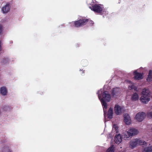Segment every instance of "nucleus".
<instances>
[{"mask_svg": "<svg viewBox=\"0 0 152 152\" xmlns=\"http://www.w3.org/2000/svg\"><path fill=\"white\" fill-rule=\"evenodd\" d=\"M84 71H83V72H82L83 73H84Z\"/></svg>", "mask_w": 152, "mask_h": 152, "instance_id": "30", "label": "nucleus"}, {"mask_svg": "<svg viewBox=\"0 0 152 152\" xmlns=\"http://www.w3.org/2000/svg\"><path fill=\"white\" fill-rule=\"evenodd\" d=\"M139 96L137 93H134L132 95L131 100L133 101H136L138 100Z\"/></svg>", "mask_w": 152, "mask_h": 152, "instance_id": "16", "label": "nucleus"}, {"mask_svg": "<svg viewBox=\"0 0 152 152\" xmlns=\"http://www.w3.org/2000/svg\"><path fill=\"white\" fill-rule=\"evenodd\" d=\"M114 149L113 145H111L107 150L106 152H114Z\"/></svg>", "mask_w": 152, "mask_h": 152, "instance_id": "22", "label": "nucleus"}, {"mask_svg": "<svg viewBox=\"0 0 152 152\" xmlns=\"http://www.w3.org/2000/svg\"><path fill=\"white\" fill-rule=\"evenodd\" d=\"M100 92L101 94H102V91H99L97 93L98 94V96L99 99L100 100L103 106V108L106 109L107 107V103L105 101V100H104L103 98H102L101 99H100V98L101 97V95L99 94V93Z\"/></svg>", "mask_w": 152, "mask_h": 152, "instance_id": "7", "label": "nucleus"}, {"mask_svg": "<svg viewBox=\"0 0 152 152\" xmlns=\"http://www.w3.org/2000/svg\"><path fill=\"white\" fill-rule=\"evenodd\" d=\"M142 94V91L141 92V94Z\"/></svg>", "mask_w": 152, "mask_h": 152, "instance_id": "29", "label": "nucleus"}, {"mask_svg": "<svg viewBox=\"0 0 152 152\" xmlns=\"http://www.w3.org/2000/svg\"><path fill=\"white\" fill-rule=\"evenodd\" d=\"M128 83L131 85L129 86L128 88L130 90L134 89V91H136L137 88L134 86L133 83L130 81H129Z\"/></svg>", "mask_w": 152, "mask_h": 152, "instance_id": "18", "label": "nucleus"}, {"mask_svg": "<svg viewBox=\"0 0 152 152\" xmlns=\"http://www.w3.org/2000/svg\"><path fill=\"white\" fill-rule=\"evenodd\" d=\"M102 7V6L100 4H95L92 7H89L95 12L100 13L103 11V7Z\"/></svg>", "mask_w": 152, "mask_h": 152, "instance_id": "4", "label": "nucleus"}, {"mask_svg": "<svg viewBox=\"0 0 152 152\" xmlns=\"http://www.w3.org/2000/svg\"><path fill=\"white\" fill-rule=\"evenodd\" d=\"M148 117L150 118H152V112H149L147 114Z\"/></svg>", "mask_w": 152, "mask_h": 152, "instance_id": "23", "label": "nucleus"}, {"mask_svg": "<svg viewBox=\"0 0 152 152\" xmlns=\"http://www.w3.org/2000/svg\"><path fill=\"white\" fill-rule=\"evenodd\" d=\"M147 145V142L145 141H143V145L146 146Z\"/></svg>", "mask_w": 152, "mask_h": 152, "instance_id": "26", "label": "nucleus"}, {"mask_svg": "<svg viewBox=\"0 0 152 152\" xmlns=\"http://www.w3.org/2000/svg\"><path fill=\"white\" fill-rule=\"evenodd\" d=\"M0 91L1 94L3 96L6 95L7 93V88L5 86H3L1 88Z\"/></svg>", "mask_w": 152, "mask_h": 152, "instance_id": "15", "label": "nucleus"}, {"mask_svg": "<svg viewBox=\"0 0 152 152\" xmlns=\"http://www.w3.org/2000/svg\"><path fill=\"white\" fill-rule=\"evenodd\" d=\"M150 94L149 90L143 89V103L146 104L150 100Z\"/></svg>", "mask_w": 152, "mask_h": 152, "instance_id": "2", "label": "nucleus"}, {"mask_svg": "<svg viewBox=\"0 0 152 152\" xmlns=\"http://www.w3.org/2000/svg\"><path fill=\"white\" fill-rule=\"evenodd\" d=\"M114 110L116 115H119L121 113V108L119 105L116 104L115 106Z\"/></svg>", "mask_w": 152, "mask_h": 152, "instance_id": "11", "label": "nucleus"}, {"mask_svg": "<svg viewBox=\"0 0 152 152\" xmlns=\"http://www.w3.org/2000/svg\"><path fill=\"white\" fill-rule=\"evenodd\" d=\"M143 152H152V146L143 148Z\"/></svg>", "mask_w": 152, "mask_h": 152, "instance_id": "21", "label": "nucleus"}, {"mask_svg": "<svg viewBox=\"0 0 152 152\" xmlns=\"http://www.w3.org/2000/svg\"><path fill=\"white\" fill-rule=\"evenodd\" d=\"M88 23V25L89 26H92L93 25L94 23L92 20L87 19H80V20L73 22L72 23V25L75 27H79L86 25Z\"/></svg>", "mask_w": 152, "mask_h": 152, "instance_id": "1", "label": "nucleus"}, {"mask_svg": "<svg viewBox=\"0 0 152 152\" xmlns=\"http://www.w3.org/2000/svg\"><path fill=\"white\" fill-rule=\"evenodd\" d=\"M122 140L120 134L116 135L115 137L114 141L117 144H120Z\"/></svg>", "mask_w": 152, "mask_h": 152, "instance_id": "14", "label": "nucleus"}, {"mask_svg": "<svg viewBox=\"0 0 152 152\" xmlns=\"http://www.w3.org/2000/svg\"><path fill=\"white\" fill-rule=\"evenodd\" d=\"M102 98L105 101L109 102L110 100V95L107 93V92L105 91L102 93Z\"/></svg>", "mask_w": 152, "mask_h": 152, "instance_id": "8", "label": "nucleus"}, {"mask_svg": "<svg viewBox=\"0 0 152 152\" xmlns=\"http://www.w3.org/2000/svg\"><path fill=\"white\" fill-rule=\"evenodd\" d=\"M3 108L4 111H6L10 109V107L9 106H5L3 107Z\"/></svg>", "mask_w": 152, "mask_h": 152, "instance_id": "24", "label": "nucleus"}, {"mask_svg": "<svg viewBox=\"0 0 152 152\" xmlns=\"http://www.w3.org/2000/svg\"><path fill=\"white\" fill-rule=\"evenodd\" d=\"M146 80L148 82L152 81V71L151 70L149 71L148 77Z\"/></svg>", "mask_w": 152, "mask_h": 152, "instance_id": "19", "label": "nucleus"}, {"mask_svg": "<svg viewBox=\"0 0 152 152\" xmlns=\"http://www.w3.org/2000/svg\"><path fill=\"white\" fill-rule=\"evenodd\" d=\"M138 132L137 130L133 128H131L127 132V134L129 136V137L137 135L138 134ZM127 138L128 137H126V138Z\"/></svg>", "mask_w": 152, "mask_h": 152, "instance_id": "5", "label": "nucleus"}, {"mask_svg": "<svg viewBox=\"0 0 152 152\" xmlns=\"http://www.w3.org/2000/svg\"><path fill=\"white\" fill-rule=\"evenodd\" d=\"M108 118L109 119H111L113 118V109L111 107H110L108 112Z\"/></svg>", "mask_w": 152, "mask_h": 152, "instance_id": "17", "label": "nucleus"}, {"mask_svg": "<svg viewBox=\"0 0 152 152\" xmlns=\"http://www.w3.org/2000/svg\"><path fill=\"white\" fill-rule=\"evenodd\" d=\"M136 119L139 122H141L142 121V112H139L135 116Z\"/></svg>", "mask_w": 152, "mask_h": 152, "instance_id": "13", "label": "nucleus"}, {"mask_svg": "<svg viewBox=\"0 0 152 152\" xmlns=\"http://www.w3.org/2000/svg\"><path fill=\"white\" fill-rule=\"evenodd\" d=\"M124 121L126 124L129 125L131 124V121L130 117L128 114H126L124 115Z\"/></svg>", "mask_w": 152, "mask_h": 152, "instance_id": "12", "label": "nucleus"}, {"mask_svg": "<svg viewBox=\"0 0 152 152\" xmlns=\"http://www.w3.org/2000/svg\"><path fill=\"white\" fill-rule=\"evenodd\" d=\"M2 30V26L0 25V34H1Z\"/></svg>", "mask_w": 152, "mask_h": 152, "instance_id": "25", "label": "nucleus"}, {"mask_svg": "<svg viewBox=\"0 0 152 152\" xmlns=\"http://www.w3.org/2000/svg\"><path fill=\"white\" fill-rule=\"evenodd\" d=\"M142 142V140L140 139L136 138L130 142L129 147L132 149H133L139 145H141Z\"/></svg>", "mask_w": 152, "mask_h": 152, "instance_id": "3", "label": "nucleus"}, {"mask_svg": "<svg viewBox=\"0 0 152 152\" xmlns=\"http://www.w3.org/2000/svg\"><path fill=\"white\" fill-rule=\"evenodd\" d=\"M119 94L120 91L119 89L117 88H113L111 92V94L113 97H116L119 95Z\"/></svg>", "mask_w": 152, "mask_h": 152, "instance_id": "9", "label": "nucleus"}, {"mask_svg": "<svg viewBox=\"0 0 152 152\" xmlns=\"http://www.w3.org/2000/svg\"><path fill=\"white\" fill-rule=\"evenodd\" d=\"M1 152H12L8 146H5L3 147L1 150Z\"/></svg>", "mask_w": 152, "mask_h": 152, "instance_id": "20", "label": "nucleus"}, {"mask_svg": "<svg viewBox=\"0 0 152 152\" xmlns=\"http://www.w3.org/2000/svg\"><path fill=\"white\" fill-rule=\"evenodd\" d=\"M143 116H144V115H145V113H144V112H143Z\"/></svg>", "mask_w": 152, "mask_h": 152, "instance_id": "28", "label": "nucleus"}, {"mask_svg": "<svg viewBox=\"0 0 152 152\" xmlns=\"http://www.w3.org/2000/svg\"><path fill=\"white\" fill-rule=\"evenodd\" d=\"M133 75L134 76V80H139L142 79V73H139L137 70L134 72Z\"/></svg>", "mask_w": 152, "mask_h": 152, "instance_id": "6", "label": "nucleus"}, {"mask_svg": "<svg viewBox=\"0 0 152 152\" xmlns=\"http://www.w3.org/2000/svg\"><path fill=\"white\" fill-rule=\"evenodd\" d=\"M10 6L9 4H7L2 9V11L3 13H8L10 10Z\"/></svg>", "mask_w": 152, "mask_h": 152, "instance_id": "10", "label": "nucleus"}, {"mask_svg": "<svg viewBox=\"0 0 152 152\" xmlns=\"http://www.w3.org/2000/svg\"><path fill=\"white\" fill-rule=\"evenodd\" d=\"M140 100L141 102H142V96L140 99Z\"/></svg>", "mask_w": 152, "mask_h": 152, "instance_id": "27", "label": "nucleus"}]
</instances>
